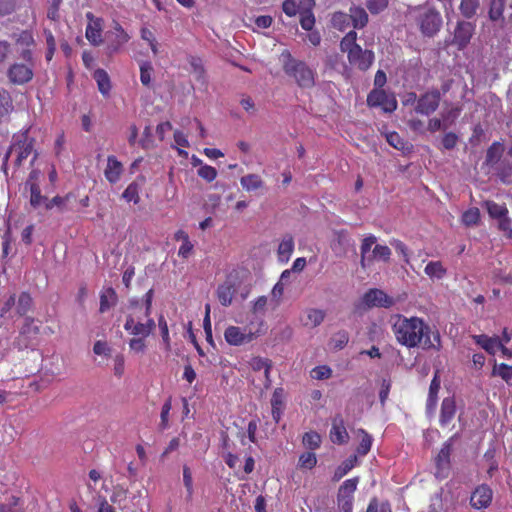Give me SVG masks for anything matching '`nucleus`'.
<instances>
[{
	"label": "nucleus",
	"mask_w": 512,
	"mask_h": 512,
	"mask_svg": "<svg viewBox=\"0 0 512 512\" xmlns=\"http://www.w3.org/2000/svg\"><path fill=\"white\" fill-rule=\"evenodd\" d=\"M387 142L397 150H404L406 142L397 132H390L386 134Z\"/></svg>",
	"instance_id": "obj_59"
},
{
	"label": "nucleus",
	"mask_w": 512,
	"mask_h": 512,
	"mask_svg": "<svg viewBox=\"0 0 512 512\" xmlns=\"http://www.w3.org/2000/svg\"><path fill=\"white\" fill-rule=\"evenodd\" d=\"M504 145L499 141L493 142L486 151L485 164L487 166H494L499 162L503 153H504Z\"/></svg>",
	"instance_id": "obj_29"
},
{
	"label": "nucleus",
	"mask_w": 512,
	"mask_h": 512,
	"mask_svg": "<svg viewBox=\"0 0 512 512\" xmlns=\"http://www.w3.org/2000/svg\"><path fill=\"white\" fill-rule=\"evenodd\" d=\"M280 60L284 73L300 88L309 89L315 85L316 72L306 62L294 58L289 50L282 51Z\"/></svg>",
	"instance_id": "obj_2"
},
{
	"label": "nucleus",
	"mask_w": 512,
	"mask_h": 512,
	"mask_svg": "<svg viewBox=\"0 0 512 512\" xmlns=\"http://www.w3.org/2000/svg\"><path fill=\"white\" fill-rule=\"evenodd\" d=\"M491 375L499 376L502 380L509 384L512 379V366L505 363H495Z\"/></svg>",
	"instance_id": "obj_38"
},
{
	"label": "nucleus",
	"mask_w": 512,
	"mask_h": 512,
	"mask_svg": "<svg viewBox=\"0 0 512 512\" xmlns=\"http://www.w3.org/2000/svg\"><path fill=\"white\" fill-rule=\"evenodd\" d=\"M32 303H33V300H32V297L30 296V294L28 292H22L17 301V307H16L17 313L20 316L26 315L28 313V311L31 309Z\"/></svg>",
	"instance_id": "obj_40"
},
{
	"label": "nucleus",
	"mask_w": 512,
	"mask_h": 512,
	"mask_svg": "<svg viewBox=\"0 0 512 512\" xmlns=\"http://www.w3.org/2000/svg\"><path fill=\"white\" fill-rule=\"evenodd\" d=\"M440 100L441 94L439 90L433 89L428 91L418 98L415 111L419 114L429 116L438 109Z\"/></svg>",
	"instance_id": "obj_12"
},
{
	"label": "nucleus",
	"mask_w": 512,
	"mask_h": 512,
	"mask_svg": "<svg viewBox=\"0 0 512 512\" xmlns=\"http://www.w3.org/2000/svg\"><path fill=\"white\" fill-rule=\"evenodd\" d=\"M146 337L147 336H134L133 338H131L128 343L130 350L137 354L144 353L147 348L145 340Z\"/></svg>",
	"instance_id": "obj_51"
},
{
	"label": "nucleus",
	"mask_w": 512,
	"mask_h": 512,
	"mask_svg": "<svg viewBox=\"0 0 512 512\" xmlns=\"http://www.w3.org/2000/svg\"><path fill=\"white\" fill-rule=\"evenodd\" d=\"M473 339L476 344L481 346L485 351L490 354H494L495 349L498 347L500 340L496 337H489L487 335H474Z\"/></svg>",
	"instance_id": "obj_34"
},
{
	"label": "nucleus",
	"mask_w": 512,
	"mask_h": 512,
	"mask_svg": "<svg viewBox=\"0 0 512 512\" xmlns=\"http://www.w3.org/2000/svg\"><path fill=\"white\" fill-rule=\"evenodd\" d=\"M128 314L124 329L133 336H149L156 328V323L151 314H145L139 300H131L128 306Z\"/></svg>",
	"instance_id": "obj_4"
},
{
	"label": "nucleus",
	"mask_w": 512,
	"mask_h": 512,
	"mask_svg": "<svg viewBox=\"0 0 512 512\" xmlns=\"http://www.w3.org/2000/svg\"><path fill=\"white\" fill-rule=\"evenodd\" d=\"M507 0H490L488 17L492 22H504V10Z\"/></svg>",
	"instance_id": "obj_30"
},
{
	"label": "nucleus",
	"mask_w": 512,
	"mask_h": 512,
	"mask_svg": "<svg viewBox=\"0 0 512 512\" xmlns=\"http://www.w3.org/2000/svg\"><path fill=\"white\" fill-rule=\"evenodd\" d=\"M358 434L361 439L356 451L360 456H365L371 450L373 438L366 430L362 428L358 429Z\"/></svg>",
	"instance_id": "obj_35"
},
{
	"label": "nucleus",
	"mask_w": 512,
	"mask_h": 512,
	"mask_svg": "<svg viewBox=\"0 0 512 512\" xmlns=\"http://www.w3.org/2000/svg\"><path fill=\"white\" fill-rule=\"evenodd\" d=\"M113 370H114L115 376H117L119 378L123 376L124 371H125V358H124L123 354H117L114 357Z\"/></svg>",
	"instance_id": "obj_63"
},
{
	"label": "nucleus",
	"mask_w": 512,
	"mask_h": 512,
	"mask_svg": "<svg viewBox=\"0 0 512 512\" xmlns=\"http://www.w3.org/2000/svg\"><path fill=\"white\" fill-rule=\"evenodd\" d=\"M480 210L477 207L469 208L462 214V223L467 226H475L480 221Z\"/></svg>",
	"instance_id": "obj_41"
},
{
	"label": "nucleus",
	"mask_w": 512,
	"mask_h": 512,
	"mask_svg": "<svg viewBox=\"0 0 512 512\" xmlns=\"http://www.w3.org/2000/svg\"><path fill=\"white\" fill-rule=\"evenodd\" d=\"M107 37V51L109 54H114L120 51V49L130 40L129 34L124 30L121 24L114 20L113 31H109L106 34Z\"/></svg>",
	"instance_id": "obj_9"
},
{
	"label": "nucleus",
	"mask_w": 512,
	"mask_h": 512,
	"mask_svg": "<svg viewBox=\"0 0 512 512\" xmlns=\"http://www.w3.org/2000/svg\"><path fill=\"white\" fill-rule=\"evenodd\" d=\"M349 15L338 11L332 15L331 22L333 26L339 30H344L349 25Z\"/></svg>",
	"instance_id": "obj_54"
},
{
	"label": "nucleus",
	"mask_w": 512,
	"mask_h": 512,
	"mask_svg": "<svg viewBox=\"0 0 512 512\" xmlns=\"http://www.w3.org/2000/svg\"><path fill=\"white\" fill-rule=\"evenodd\" d=\"M348 15L354 29H363L368 24V14L361 6H351Z\"/></svg>",
	"instance_id": "obj_23"
},
{
	"label": "nucleus",
	"mask_w": 512,
	"mask_h": 512,
	"mask_svg": "<svg viewBox=\"0 0 512 512\" xmlns=\"http://www.w3.org/2000/svg\"><path fill=\"white\" fill-rule=\"evenodd\" d=\"M284 389L282 387H278L273 391L271 397V407H272V418L275 423H279L283 410H284Z\"/></svg>",
	"instance_id": "obj_22"
},
{
	"label": "nucleus",
	"mask_w": 512,
	"mask_h": 512,
	"mask_svg": "<svg viewBox=\"0 0 512 512\" xmlns=\"http://www.w3.org/2000/svg\"><path fill=\"white\" fill-rule=\"evenodd\" d=\"M21 139L15 141L6 155V159L9 155L15 154L16 158L14 164L16 167L22 166L23 162L32 154L34 150V139L29 138L26 134L20 136Z\"/></svg>",
	"instance_id": "obj_8"
},
{
	"label": "nucleus",
	"mask_w": 512,
	"mask_h": 512,
	"mask_svg": "<svg viewBox=\"0 0 512 512\" xmlns=\"http://www.w3.org/2000/svg\"><path fill=\"white\" fill-rule=\"evenodd\" d=\"M357 464V456L351 455L349 458L344 460L334 471L332 476L333 482H338L342 479L350 470H352Z\"/></svg>",
	"instance_id": "obj_33"
},
{
	"label": "nucleus",
	"mask_w": 512,
	"mask_h": 512,
	"mask_svg": "<svg viewBox=\"0 0 512 512\" xmlns=\"http://www.w3.org/2000/svg\"><path fill=\"white\" fill-rule=\"evenodd\" d=\"M30 188V204L32 207L37 208L40 205H45L47 197L41 194L40 187L38 183H31L29 185Z\"/></svg>",
	"instance_id": "obj_39"
},
{
	"label": "nucleus",
	"mask_w": 512,
	"mask_h": 512,
	"mask_svg": "<svg viewBox=\"0 0 512 512\" xmlns=\"http://www.w3.org/2000/svg\"><path fill=\"white\" fill-rule=\"evenodd\" d=\"M450 454H451V446L450 444H445L441 450L439 451L436 457V465L440 468H447L450 463Z\"/></svg>",
	"instance_id": "obj_45"
},
{
	"label": "nucleus",
	"mask_w": 512,
	"mask_h": 512,
	"mask_svg": "<svg viewBox=\"0 0 512 512\" xmlns=\"http://www.w3.org/2000/svg\"><path fill=\"white\" fill-rule=\"evenodd\" d=\"M124 173V166L116 156L109 155L107 157V165L104 169V176L110 184H116L120 181Z\"/></svg>",
	"instance_id": "obj_17"
},
{
	"label": "nucleus",
	"mask_w": 512,
	"mask_h": 512,
	"mask_svg": "<svg viewBox=\"0 0 512 512\" xmlns=\"http://www.w3.org/2000/svg\"><path fill=\"white\" fill-rule=\"evenodd\" d=\"M363 302L368 307H384V308H390L395 303V301L392 297H390L384 291L377 289V288L369 289L363 295Z\"/></svg>",
	"instance_id": "obj_15"
},
{
	"label": "nucleus",
	"mask_w": 512,
	"mask_h": 512,
	"mask_svg": "<svg viewBox=\"0 0 512 512\" xmlns=\"http://www.w3.org/2000/svg\"><path fill=\"white\" fill-rule=\"evenodd\" d=\"M475 32V25L467 21H459L454 30L452 44L458 50H463L470 43V40Z\"/></svg>",
	"instance_id": "obj_13"
},
{
	"label": "nucleus",
	"mask_w": 512,
	"mask_h": 512,
	"mask_svg": "<svg viewBox=\"0 0 512 512\" xmlns=\"http://www.w3.org/2000/svg\"><path fill=\"white\" fill-rule=\"evenodd\" d=\"M236 289V281L231 275H229L226 280L218 286L216 295L222 306L227 307L231 305Z\"/></svg>",
	"instance_id": "obj_16"
},
{
	"label": "nucleus",
	"mask_w": 512,
	"mask_h": 512,
	"mask_svg": "<svg viewBox=\"0 0 512 512\" xmlns=\"http://www.w3.org/2000/svg\"><path fill=\"white\" fill-rule=\"evenodd\" d=\"M317 464V457L313 452L302 453L298 460V466L303 469H313Z\"/></svg>",
	"instance_id": "obj_46"
},
{
	"label": "nucleus",
	"mask_w": 512,
	"mask_h": 512,
	"mask_svg": "<svg viewBox=\"0 0 512 512\" xmlns=\"http://www.w3.org/2000/svg\"><path fill=\"white\" fill-rule=\"evenodd\" d=\"M340 50L347 54L349 64L360 71H367L375 59L372 50L362 49L357 43V32L354 30L349 31L341 39Z\"/></svg>",
	"instance_id": "obj_3"
},
{
	"label": "nucleus",
	"mask_w": 512,
	"mask_h": 512,
	"mask_svg": "<svg viewBox=\"0 0 512 512\" xmlns=\"http://www.w3.org/2000/svg\"><path fill=\"white\" fill-rule=\"evenodd\" d=\"M456 414V401L454 397H445L441 404L439 423L442 427L447 426L454 419Z\"/></svg>",
	"instance_id": "obj_20"
},
{
	"label": "nucleus",
	"mask_w": 512,
	"mask_h": 512,
	"mask_svg": "<svg viewBox=\"0 0 512 512\" xmlns=\"http://www.w3.org/2000/svg\"><path fill=\"white\" fill-rule=\"evenodd\" d=\"M485 206L491 218L500 219L508 214V209L504 204L488 200L485 202Z\"/></svg>",
	"instance_id": "obj_36"
},
{
	"label": "nucleus",
	"mask_w": 512,
	"mask_h": 512,
	"mask_svg": "<svg viewBox=\"0 0 512 512\" xmlns=\"http://www.w3.org/2000/svg\"><path fill=\"white\" fill-rule=\"evenodd\" d=\"M329 436L334 444L342 445L348 442L349 435L341 415H336L332 419V427Z\"/></svg>",
	"instance_id": "obj_19"
},
{
	"label": "nucleus",
	"mask_w": 512,
	"mask_h": 512,
	"mask_svg": "<svg viewBox=\"0 0 512 512\" xmlns=\"http://www.w3.org/2000/svg\"><path fill=\"white\" fill-rule=\"evenodd\" d=\"M302 442L307 448L315 450L321 445V436L315 431L306 432L303 435Z\"/></svg>",
	"instance_id": "obj_44"
},
{
	"label": "nucleus",
	"mask_w": 512,
	"mask_h": 512,
	"mask_svg": "<svg viewBox=\"0 0 512 512\" xmlns=\"http://www.w3.org/2000/svg\"><path fill=\"white\" fill-rule=\"evenodd\" d=\"M377 238L374 235H370L365 237L361 243L360 251H361V266L365 268L366 266V255L370 251L371 247L376 243Z\"/></svg>",
	"instance_id": "obj_48"
},
{
	"label": "nucleus",
	"mask_w": 512,
	"mask_h": 512,
	"mask_svg": "<svg viewBox=\"0 0 512 512\" xmlns=\"http://www.w3.org/2000/svg\"><path fill=\"white\" fill-rule=\"evenodd\" d=\"M198 176L204 179L207 182H212L217 177V170L207 164L201 165V167L197 171Z\"/></svg>",
	"instance_id": "obj_56"
},
{
	"label": "nucleus",
	"mask_w": 512,
	"mask_h": 512,
	"mask_svg": "<svg viewBox=\"0 0 512 512\" xmlns=\"http://www.w3.org/2000/svg\"><path fill=\"white\" fill-rule=\"evenodd\" d=\"M249 365H250V367H251V369L253 371L257 372V371H260L262 369L264 370L265 367L272 368L273 363L268 358H263V357H260V356H255V357L251 358V360L249 361Z\"/></svg>",
	"instance_id": "obj_53"
},
{
	"label": "nucleus",
	"mask_w": 512,
	"mask_h": 512,
	"mask_svg": "<svg viewBox=\"0 0 512 512\" xmlns=\"http://www.w3.org/2000/svg\"><path fill=\"white\" fill-rule=\"evenodd\" d=\"M424 273L432 280H441L446 276L447 269L441 261H430L425 266Z\"/></svg>",
	"instance_id": "obj_32"
},
{
	"label": "nucleus",
	"mask_w": 512,
	"mask_h": 512,
	"mask_svg": "<svg viewBox=\"0 0 512 512\" xmlns=\"http://www.w3.org/2000/svg\"><path fill=\"white\" fill-rule=\"evenodd\" d=\"M242 188L247 192L264 189L265 182L258 174L250 173L240 178Z\"/></svg>",
	"instance_id": "obj_24"
},
{
	"label": "nucleus",
	"mask_w": 512,
	"mask_h": 512,
	"mask_svg": "<svg viewBox=\"0 0 512 512\" xmlns=\"http://www.w3.org/2000/svg\"><path fill=\"white\" fill-rule=\"evenodd\" d=\"M492 500L493 490L487 484H480L471 493L470 505L476 510L486 509Z\"/></svg>",
	"instance_id": "obj_14"
},
{
	"label": "nucleus",
	"mask_w": 512,
	"mask_h": 512,
	"mask_svg": "<svg viewBox=\"0 0 512 512\" xmlns=\"http://www.w3.org/2000/svg\"><path fill=\"white\" fill-rule=\"evenodd\" d=\"M325 318V313L320 309H309L307 310V320L305 321V325H310L311 327H316L320 325Z\"/></svg>",
	"instance_id": "obj_43"
},
{
	"label": "nucleus",
	"mask_w": 512,
	"mask_h": 512,
	"mask_svg": "<svg viewBox=\"0 0 512 512\" xmlns=\"http://www.w3.org/2000/svg\"><path fill=\"white\" fill-rule=\"evenodd\" d=\"M93 79L97 83L99 92L104 97H108L112 88L108 73L104 69L98 68L93 73Z\"/></svg>",
	"instance_id": "obj_25"
},
{
	"label": "nucleus",
	"mask_w": 512,
	"mask_h": 512,
	"mask_svg": "<svg viewBox=\"0 0 512 512\" xmlns=\"http://www.w3.org/2000/svg\"><path fill=\"white\" fill-rule=\"evenodd\" d=\"M72 197L71 193L66 194L64 197L55 196L51 200H46L45 208L47 210H51L54 206L60 208V210L64 209L65 203Z\"/></svg>",
	"instance_id": "obj_58"
},
{
	"label": "nucleus",
	"mask_w": 512,
	"mask_h": 512,
	"mask_svg": "<svg viewBox=\"0 0 512 512\" xmlns=\"http://www.w3.org/2000/svg\"><path fill=\"white\" fill-rule=\"evenodd\" d=\"M183 482L187 490L188 497L190 498L193 494V479L191 470L186 465L183 467Z\"/></svg>",
	"instance_id": "obj_62"
},
{
	"label": "nucleus",
	"mask_w": 512,
	"mask_h": 512,
	"mask_svg": "<svg viewBox=\"0 0 512 512\" xmlns=\"http://www.w3.org/2000/svg\"><path fill=\"white\" fill-rule=\"evenodd\" d=\"M158 327L160 329L161 337H162L163 343L165 344V348L168 350V349H170V346H171L170 336H169V328H168L167 321L162 314L158 317Z\"/></svg>",
	"instance_id": "obj_55"
},
{
	"label": "nucleus",
	"mask_w": 512,
	"mask_h": 512,
	"mask_svg": "<svg viewBox=\"0 0 512 512\" xmlns=\"http://www.w3.org/2000/svg\"><path fill=\"white\" fill-rule=\"evenodd\" d=\"M40 334V326L36 324L33 317H26L19 331V335L15 338L14 346L18 350L33 348L38 343Z\"/></svg>",
	"instance_id": "obj_6"
},
{
	"label": "nucleus",
	"mask_w": 512,
	"mask_h": 512,
	"mask_svg": "<svg viewBox=\"0 0 512 512\" xmlns=\"http://www.w3.org/2000/svg\"><path fill=\"white\" fill-rule=\"evenodd\" d=\"M266 326L263 319H257L256 322L251 320L244 327L228 326L224 332V338L229 345L241 346L248 344L265 334Z\"/></svg>",
	"instance_id": "obj_5"
},
{
	"label": "nucleus",
	"mask_w": 512,
	"mask_h": 512,
	"mask_svg": "<svg viewBox=\"0 0 512 512\" xmlns=\"http://www.w3.org/2000/svg\"><path fill=\"white\" fill-rule=\"evenodd\" d=\"M293 251H294V239H293L292 235L287 234L282 238V240L278 246L277 255H278L279 261L287 262L290 259Z\"/></svg>",
	"instance_id": "obj_28"
},
{
	"label": "nucleus",
	"mask_w": 512,
	"mask_h": 512,
	"mask_svg": "<svg viewBox=\"0 0 512 512\" xmlns=\"http://www.w3.org/2000/svg\"><path fill=\"white\" fill-rule=\"evenodd\" d=\"M480 6V0H461L459 9L461 14L467 18H472Z\"/></svg>",
	"instance_id": "obj_37"
},
{
	"label": "nucleus",
	"mask_w": 512,
	"mask_h": 512,
	"mask_svg": "<svg viewBox=\"0 0 512 512\" xmlns=\"http://www.w3.org/2000/svg\"><path fill=\"white\" fill-rule=\"evenodd\" d=\"M19 500L14 495L9 496L6 503L0 504V512H23L19 507Z\"/></svg>",
	"instance_id": "obj_52"
},
{
	"label": "nucleus",
	"mask_w": 512,
	"mask_h": 512,
	"mask_svg": "<svg viewBox=\"0 0 512 512\" xmlns=\"http://www.w3.org/2000/svg\"><path fill=\"white\" fill-rule=\"evenodd\" d=\"M389 4V0H366L367 9L371 14H379L384 11Z\"/></svg>",
	"instance_id": "obj_57"
},
{
	"label": "nucleus",
	"mask_w": 512,
	"mask_h": 512,
	"mask_svg": "<svg viewBox=\"0 0 512 512\" xmlns=\"http://www.w3.org/2000/svg\"><path fill=\"white\" fill-rule=\"evenodd\" d=\"M392 332L399 344L407 348L421 347L424 350L441 347L440 333L416 316L406 317L396 314L392 317Z\"/></svg>",
	"instance_id": "obj_1"
},
{
	"label": "nucleus",
	"mask_w": 512,
	"mask_h": 512,
	"mask_svg": "<svg viewBox=\"0 0 512 512\" xmlns=\"http://www.w3.org/2000/svg\"><path fill=\"white\" fill-rule=\"evenodd\" d=\"M359 483V477H353L345 480L339 487L337 499L354 500V493Z\"/></svg>",
	"instance_id": "obj_27"
},
{
	"label": "nucleus",
	"mask_w": 512,
	"mask_h": 512,
	"mask_svg": "<svg viewBox=\"0 0 512 512\" xmlns=\"http://www.w3.org/2000/svg\"><path fill=\"white\" fill-rule=\"evenodd\" d=\"M153 67L148 61L140 65V81L144 86L149 87L152 80Z\"/></svg>",
	"instance_id": "obj_50"
},
{
	"label": "nucleus",
	"mask_w": 512,
	"mask_h": 512,
	"mask_svg": "<svg viewBox=\"0 0 512 512\" xmlns=\"http://www.w3.org/2000/svg\"><path fill=\"white\" fill-rule=\"evenodd\" d=\"M117 302L116 291L112 287L104 288L100 294V313L108 311Z\"/></svg>",
	"instance_id": "obj_31"
},
{
	"label": "nucleus",
	"mask_w": 512,
	"mask_h": 512,
	"mask_svg": "<svg viewBox=\"0 0 512 512\" xmlns=\"http://www.w3.org/2000/svg\"><path fill=\"white\" fill-rule=\"evenodd\" d=\"M88 24L85 30V37L93 46H100L103 42L102 32L104 20L101 17H96L92 12L85 14Z\"/></svg>",
	"instance_id": "obj_11"
},
{
	"label": "nucleus",
	"mask_w": 512,
	"mask_h": 512,
	"mask_svg": "<svg viewBox=\"0 0 512 512\" xmlns=\"http://www.w3.org/2000/svg\"><path fill=\"white\" fill-rule=\"evenodd\" d=\"M367 104L370 107H381L384 112L389 113L397 108L395 97L382 89H373L367 96Z\"/></svg>",
	"instance_id": "obj_10"
},
{
	"label": "nucleus",
	"mask_w": 512,
	"mask_h": 512,
	"mask_svg": "<svg viewBox=\"0 0 512 512\" xmlns=\"http://www.w3.org/2000/svg\"><path fill=\"white\" fill-rule=\"evenodd\" d=\"M349 342V334L345 330H341L336 332L331 340L330 345L334 350H341L343 349Z\"/></svg>",
	"instance_id": "obj_42"
},
{
	"label": "nucleus",
	"mask_w": 512,
	"mask_h": 512,
	"mask_svg": "<svg viewBox=\"0 0 512 512\" xmlns=\"http://www.w3.org/2000/svg\"><path fill=\"white\" fill-rule=\"evenodd\" d=\"M457 142L458 136L453 132L446 133L442 138V145L446 150L455 148Z\"/></svg>",
	"instance_id": "obj_64"
},
{
	"label": "nucleus",
	"mask_w": 512,
	"mask_h": 512,
	"mask_svg": "<svg viewBox=\"0 0 512 512\" xmlns=\"http://www.w3.org/2000/svg\"><path fill=\"white\" fill-rule=\"evenodd\" d=\"M33 77L32 68L25 64L15 63L8 70V78L14 84H25Z\"/></svg>",
	"instance_id": "obj_18"
},
{
	"label": "nucleus",
	"mask_w": 512,
	"mask_h": 512,
	"mask_svg": "<svg viewBox=\"0 0 512 512\" xmlns=\"http://www.w3.org/2000/svg\"><path fill=\"white\" fill-rule=\"evenodd\" d=\"M171 409H172V398L169 397L166 399V401L164 402V404L161 408L160 424H159V427L161 430H165L168 428L169 414H170Z\"/></svg>",
	"instance_id": "obj_47"
},
{
	"label": "nucleus",
	"mask_w": 512,
	"mask_h": 512,
	"mask_svg": "<svg viewBox=\"0 0 512 512\" xmlns=\"http://www.w3.org/2000/svg\"><path fill=\"white\" fill-rule=\"evenodd\" d=\"M366 512H392L391 504L388 501L379 502L376 497L368 504Z\"/></svg>",
	"instance_id": "obj_49"
},
{
	"label": "nucleus",
	"mask_w": 512,
	"mask_h": 512,
	"mask_svg": "<svg viewBox=\"0 0 512 512\" xmlns=\"http://www.w3.org/2000/svg\"><path fill=\"white\" fill-rule=\"evenodd\" d=\"M301 4L307 6V9L301 12L300 25L306 31H311L315 25V17L311 9L315 6V0H301Z\"/></svg>",
	"instance_id": "obj_26"
},
{
	"label": "nucleus",
	"mask_w": 512,
	"mask_h": 512,
	"mask_svg": "<svg viewBox=\"0 0 512 512\" xmlns=\"http://www.w3.org/2000/svg\"><path fill=\"white\" fill-rule=\"evenodd\" d=\"M417 21L420 31L427 37L436 35L443 22L440 13L433 8L424 9L423 12L419 14Z\"/></svg>",
	"instance_id": "obj_7"
},
{
	"label": "nucleus",
	"mask_w": 512,
	"mask_h": 512,
	"mask_svg": "<svg viewBox=\"0 0 512 512\" xmlns=\"http://www.w3.org/2000/svg\"><path fill=\"white\" fill-rule=\"evenodd\" d=\"M145 183V178L143 176L137 177L133 182H131L124 192L122 193V198L130 203L139 204L140 203V190L142 185Z\"/></svg>",
	"instance_id": "obj_21"
},
{
	"label": "nucleus",
	"mask_w": 512,
	"mask_h": 512,
	"mask_svg": "<svg viewBox=\"0 0 512 512\" xmlns=\"http://www.w3.org/2000/svg\"><path fill=\"white\" fill-rule=\"evenodd\" d=\"M391 256V250L386 245H375L373 249V257L376 259H381L385 262H387L390 259Z\"/></svg>",
	"instance_id": "obj_60"
},
{
	"label": "nucleus",
	"mask_w": 512,
	"mask_h": 512,
	"mask_svg": "<svg viewBox=\"0 0 512 512\" xmlns=\"http://www.w3.org/2000/svg\"><path fill=\"white\" fill-rule=\"evenodd\" d=\"M312 378L316 380L328 379L332 375V370L326 365L317 366L312 370Z\"/></svg>",
	"instance_id": "obj_61"
}]
</instances>
